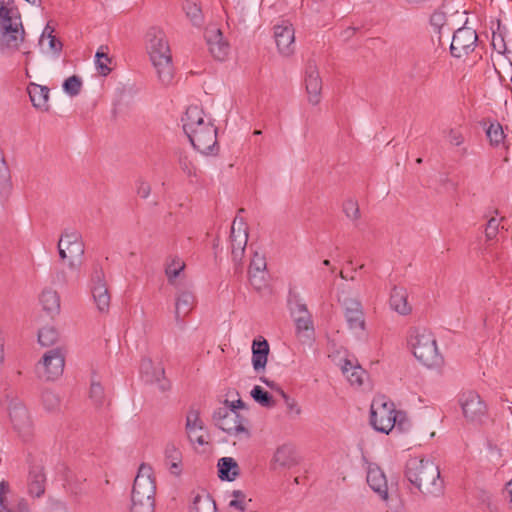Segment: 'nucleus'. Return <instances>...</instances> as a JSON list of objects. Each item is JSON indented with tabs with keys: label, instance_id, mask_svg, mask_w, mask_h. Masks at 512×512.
<instances>
[{
	"label": "nucleus",
	"instance_id": "6e6d98bb",
	"mask_svg": "<svg viewBox=\"0 0 512 512\" xmlns=\"http://www.w3.org/2000/svg\"><path fill=\"white\" fill-rule=\"evenodd\" d=\"M9 493V483L6 481L0 482V511H5L8 507L6 495Z\"/></svg>",
	"mask_w": 512,
	"mask_h": 512
},
{
	"label": "nucleus",
	"instance_id": "a211bd4d",
	"mask_svg": "<svg viewBox=\"0 0 512 512\" xmlns=\"http://www.w3.org/2000/svg\"><path fill=\"white\" fill-rule=\"evenodd\" d=\"M297 464L295 447L292 444H283L276 449L270 466L272 470H277L279 468L289 469Z\"/></svg>",
	"mask_w": 512,
	"mask_h": 512
},
{
	"label": "nucleus",
	"instance_id": "2eb2a0df",
	"mask_svg": "<svg viewBox=\"0 0 512 512\" xmlns=\"http://www.w3.org/2000/svg\"><path fill=\"white\" fill-rule=\"evenodd\" d=\"M156 484L152 467L142 463L134 479L131 495L155 497Z\"/></svg>",
	"mask_w": 512,
	"mask_h": 512
},
{
	"label": "nucleus",
	"instance_id": "b1692460",
	"mask_svg": "<svg viewBox=\"0 0 512 512\" xmlns=\"http://www.w3.org/2000/svg\"><path fill=\"white\" fill-rule=\"evenodd\" d=\"M296 334L302 343H311L314 339V326L310 313L294 316Z\"/></svg>",
	"mask_w": 512,
	"mask_h": 512
},
{
	"label": "nucleus",
	"instance_id": "0e129e2a",
	"mask_svg": "<svg viewBox=\"0 0 512 512\" xmlns=\"http://www.w3.org/2000/svg\"><path fill=\"white\" fill-rule=\"evenodd\" d=\"M53 33H54V28L51 27L50 24L48 23L42 32V35L39 40V44H42L44 38H50L51 36H54Z\"/></svg>",
	"mask_w": 512,
	"mask_h": 512
},
{
	"label": "nucleus",
	"instance_id": "473e14b6",
	"mask_svg": "<svg viewBox=\"0 0 512 512\" xmlns=\"http://www.w3.org/2000/svg\"><path fill=\"white\" fill-rule=\"evenodd\" d=\"M238 220L239 217L236 216L231 226V246L232 249H245L248 240V233L246 231V228L242 229L240 226L238 230H236Z\"/></svg>",
	"mask_w": 512,
	"mask_h": 512
},
{
	"label": "nucleus",
	"instance_id": "423d86ee",
	"mask_svg": "<svg viewBox=\"0 0 512 512\" xmlns=\"http://www.w3.org/2000/svg\"><path fill=\"white\" fill-rule=\"evenodd\" d=\"M58 252L62 260H68L70 269H78L82 264L85 246L81 233L74 228H66L58 241Z\"/></svg>",
	"mask_w": 512,
	"mask_h": 512
},
{
	"label": "nucleus",
	"instance_id": "a18cd8bd",
	"mask_svg": "<svg viewBox=\"0 0 512 512\" xmlns=\"http://www.w3.org/2000/svg\"><path fill=\"white\" fill-rule=\"evenodd\" d=\"M89 397L97 407L103 406L106 402L103 386L98 382L92 381Z\"/></svg>",
	"mask_w": 512,
	"mask_h": 512
},
{
	"label": "nucleus",
	"instance_id": "a878e982",
	"mask_svg": "<svg viewBox=\"0 0 512 512\" xmlns=\"http://www.w3.org/2000/svg\"><path fill=\"white\" fill-rule=\"evenodd\" d=\"M269 344L265 339L254 340L252 343V365L255 371L264 369L267 364Z\"/></svg>",
	"mask_w": 512,
	"mask_h": 512
},
{
	"label": "nucleus",
	"instance_id": "49530a36",
	"mask_svg": "<svg viewBox=\"0 0 512 512\" xmlns=\"http://www.w3.org/2000/svg\"><path fill=\"white\" fill-rule=\"evenodd\" d=\"M41 398L43 406L47 411H55L59 408L60 398L55 392L51 390H44Z\"/></svg>",
	"mask_w": 512,
	"mask_h": 512
},
{
	"label": "nucleus",
	"instance_id": "f257e3e1",
	"mask_svg": "<svg viewBox=\"0 0 512 512\" xmlns=\"http://www.w3.org/2000/svg\"><path fill=\"white\" fill-rule=\"evenodd\" d=\"M405 477L424 497H440L444 494V480L439 466L431 459L410 458L406 462Z\"/></svg>",
	"mask_w": 512,
	"mask_h": 512
},
{
	"label": "nucleus",
	"instance_id": "5fc2aeb1",
	"mask_svg": "<svg viewBox=\"0 0 512 512\" xmlns=\"http://www.w3.org/2000/svg\"><path fill=\"white\" fill-rule=\"evenodd\" d=\"M179 165L181 170L186 173L188 176H192L195 174V168L192 165V162L188 159L186 155L179 156Z\"/></svg>",
	"mask_w": 512,
	"mask_h": 512
},
{
	"label": "nucleus",
	"instance_id": "680f3d73",
	"mask_svg": "<svg viewBox=\"0 0 512 512\" xmlns=\"http://www.w3.org/2000/svg\"><path fill=\"white\" fill-rule=\"evenodd\" d=\"M0 512H30V511H29L27 502L24 499H22L19 501L16 510H12L9 507H7V509L5 511H0Z\"/></svg>",
	"mask_w": 512,
	"mask_h": 512
},
{
	"label": "nucleus",
	"instance_id": "393cba45",
	"mask_svg": "<svg viewBox=\"0 0 512 512\" xmlns=\"http://www.w3.org/2000/svg\"><path fill=\"white\" fill-rule=\"evenodd\" d=\"M45 480L43 469L32 467L28 476V493L33 497H41L45 492Z\"/></svg>",
	"mask_w": 512,
	"mask_h": 512
},
{
	"label": "nucleus",
	"instance_id": "39448f33",
	"mask_svg": "<svg viewBox=\"0 0 512 512\" xmlns=\"http://www.w3.org/2000/svg\"><path fill=\"white\" fill-rule=\"evenodd\" d=\"M414 356L428 367L437 366L442 362L433 333L426 328L411 330L408 340Z\"/></svg>",
	"mask_w": 512,
	"mask_h": 512
},
{
	"label": "nucleus",
	"instance_id": "338daca9",
	"mask_svg": "<svg viewBox=\"0 0 512 512\" xmlns=\"http://www.w3.org/2000/svg\"><path fill=\"white\" fill-rule=\"evenodd\" d=\"M245 249H232V260L235 264L240 263Z\"/></svg>",
	"mask_w": 512,
	"mask_h": 512
},
{
	"label": "nucleus",
	"instance_id": "09e8293b",
	"mask_svg": "<svg viewBox=\"0 0 512 512\" xmlns=\"http://www.w3.org/2000/svg\"><path fill=\"white\" fill-rule=\"evenodd\" d=\"M249 270L256 271L257 273L265 272V270H266L265 257L256 252L254 254L253 258L251 259Z\"/></svg>",
	"mask_w": 512,
	"mask_h": 512
},
{
	"label": "nucleus",
	"instance_id": "dca6fc26",
	"mask_svg": "<svg viewBox=\"0 0 512 512\" xmlns=\"http://www.w3.org/2000/svg\"><path fill=\"white\" fill-rule=\"evenodd\" d=\"M274 38L278 51L283 56H290L295 49V34L292 25L283 22L274 26Z\"/></svg>",
	"mask_w": 512,
	"mask_h": 512
},
{
	"label": "nucleus",
	"instance_id": "3c124183",
	"mask_svg": "<svg viewBox=\"0 0 512 512\" xmlns=\"http://www.w3.org/2000/svg\"><path fill=\"white\" fill-rule=\"evenodd\" d=\"M265 275L266 272L257 273L256 271L249 270L250 283L256 290H261L265 286Z\"/></svg>",
	"mask_w": 512,
	"mask_h": 512
},
{
	"label": "nucleus",
	"instance_id": "bf43d9fd",
	"mask_svg": "<svg viewBox=\"0 0 512 512\" xmlns=\"http://www.w3.org/2000/svg\"><path fill=\"white\" fill-rule=\"evenodd\" d=\"M151 192V186L149 183L140 180L137 186V193L141 198H147Z\"/></svg>",
	"mask_w": 512,
	"mask_h": 512
},
{
	"label": "nucleus",
	"instance_id": "f704fd0d",
	"mask_svg": "<svg viewBox=\"0 0 512 512\" xmlns=\"http://www.w3.org/2000/svg\"><path fill=\"white\" fill-rule=\"evenodd\" d=\"M131 512H154L155 497L131 495Z\"/></svg>",
	"mask_w": 512,
	"mask_h": 512
},
{
	"label": "nucleus",
	"instance_id": "c756f323",
	"mask_svg": "<svg viewBox=\"0 0 512 512\" xmlns=\"http://www.w3.org/2000/svg\"><path fill=\"white\" fill-rule=\"evenodd\" d=\"M182 122L183 130L185 134H188L191 130L205 123L203 110L198 106H189L182 118Z\"/></svg>",
	"mask_w": 512,
	"mask_h": 512
},
{
	"label": "nucleus",
	"instance_id": "f8f14e48",
	"mask_svg": "<svg viewBox=\"0 0 512 512\" xmlns=\"http://www.w3.org/2000/svg\"><path fill=\"white\" fill-rule=\"evenodd\" d=\"M91 292L97 309L107 312L110 306V293L105 281L102 268L95 266L91 276Z\"/></svg>",
	"mask_w": 512,
	"mask_h": 512
},
{
	"label": "nucleus",
	"instance_id": "2f4dec72",
	"mask_svg": "<svg viewBox=\"0 0 512 512\" xmlns=\"http://www.w3.org/2000/svg\"><path fill=\"white\" fill-rule=\"evenodd\" d=\"M40 303L48 314H58L60 311V298L56 291L44 289L40 295Z\"/></svg>",
	"mask_w": 512,
	"mask_h": 512
},
{
	"label": "nucleus",
	"instance_id": "cd10ccee",
	"mask_svg": "<svg viewBox=\"0 0 512 512\" xmlns=\"http://www.w3.org/2000/svg\"><path fill=\"white\" fill-rule=\"evenodd\" d=\"M165 464L170 473L179 476L182 472V453L173 443H168L164 451Z\"/></svg>",
	"mask_w": 512,
	"mask_h": 512
},
{
	"label": "nucleus",
	"instance_id": "c03bdc74",
	"mask_svg": "<svg viewBox=\"0 0 512 512\" xmlns=\"http://www.w3.org/2000/svg\"><path fill=\"white\" fill-rule=\"evenodd\" d=\"M487 137L492 145L498 146L503 142L505 135L502 126L498 123H491L486 130Z\"/></svg>",
	"mask_w": 512,
	"mask_h": 512
},
{
	"label": "nucleus",
	"instance_id": "de8ad7c7",
	"mask_svg": "<svg viewBox=\"0 0 512 512\" xmlns=\"http://www.w3.org/2000/svg\"><path fill=\"white\" fill-rule=\"evenodd\" d=\"M343 212L352 221L358 220L361 216L358 202L354 199H347L343 203Z\"/></svg>",
	"mask_w": 512,
	"mask_h": 512
},
{
	"label": "nucleus",
	"instance_id": "7c9ffc66",
	"mask_svg": "<svg viewBox=\"0 0 512 512\" xmlns=\"http://www.w3.org/2000/svg\"><path fill=\"white\" fill-rule=\"evenodd\" d=\"M341 370L352 385L361 386L363 384L365 371L358 364H355L349 359H345L341 365Z\"/></svg>",
	"mask_w": 512,
	"mask_h": 512
},
{
	"label": "nucleus",
	"instance_id": "e433bc0d",
	"mask_svg": "<svg viewBox=\"0 0 512 512\" xmlns=\"http://www.w3.org/2000/svg\"><path fill=\"white\" fill-rule=\"evenodd\" d=\"M11 188V175L9 167L0 149V193L6 194Z\"/></svg>",
	"mask_w": 512,
	"mask_h": 512
},
{
	"label": "nucleus",
	"instance_id": "4c0bfd02",
	"mask_svg": "<svg viewBox=\"0 0 512 512\" xmlns=\"http://www.w3.org/2000/svg\"><path fill=\"white\" fill-rule=\"evenodd\" d=\"M250 394L254 401L263 407L271 408L275 406V401L271 394L265 391L261 386L255 385Z\"/></svg>",
	"mask_w": 512,
	"mask_h": 512
},
{
	"label": "nucleus",
	"instance_id": "603ef678",
	"mask_svg": "<svg viewBox=\"0 0 512 512\" xmlns=\"http://www.w3.org/2000/svg\"><path fill=\"white\" fill-rule=\"evenodd\" d=\"M234 499L229 502V506L240 511L245 510V495L240 490L233 491Z\"/></svg>",
	"mask_w": 512,
	"mask_h": 512
},
{
	"label": "nucleus",
	"instance_id": "9b49d317",
	"mask_svg": "<svg viewBox=\"0 0 512 512\" xmlns=\"http://www.w3.org/2000/svg\"><path fill=\"white\" fill-rule=\"evenodd\" d=\"M478 40L477 33L469 27L457 29L453 34L450 52L453 57L461 58L473 52Z\"/></svg>",
	"mask_w": 512,
	"mask_h": 512
},
{
	"label": "nucleus",
	"instance_id": "1a4fd4ad",
	"mask_svg": "<svg viewBox=\"0 0 512 512\" xmlns=\"http://www.w3.org/2000/svg\"><path fill=\"white\" fill-rule=\"evenodd\" d=\"M464 417L472 423H482L487 418V406L475 391H465L459 397Z\"/></svg>",
	"mask_w": 512,
	"mask_h": 512
},
{
	"label": "nucleus",
	"instance_id": "5701e85b",
	"mask_svg": "<svg viewBox=\"0 0 512 512\" xmlns=\"http://www.w3.org/2000/svg\"><path fill=\"white\" fill-rule=\"evenodd\" d=\"M27 92L29 94L32 105L36 109H40L42 111L49 110V88L46 86H42L36 84L34 82H30L27 87Z\"/></svg>",
	"mask_w": 512,
	"mask_h": 512
},
{
	"label": "nucleus",
	"instance_id": "7ed1b4c3",
	"mask_svg": "<svg viewBox=\"0 0 512 512\" xmlns=\"http://www.w3.org/2000/svg\"><path fill=\"white\" fill-rule=\"evenodd\" d=\"M370 423L375 430L386 434L394 427L405 431L410 426L404 414L396 411L394 403L387 401L385 396L374 398L371 404Z\"/></svg>",
	"mask_w": 512,
	"mask_h": 512
},
{
	"label": "nucleus",
	"instance_id": "a19ab883",
	"mask_svg": "<svg viewBox=\"0 0 512 512\" xmlns=\"http://www.w3.org/2000/svg\"><path fill=\"white\" fill-rule=\"evenodd\" d=\"M104 46H101L95 55V64L99 74L106 76L110 73L111 69L108 64L111 63V59L106 52H104Z\"/></svg>",
	"mask_w": 512,
	"mask_h": 512
},
{
	"label": "nucleus",
	"instance_id": "0eeeda50",
	"mask_svg": "<svg viewBox=\"0 0 512 512\" xmlns=\"http://www.w3.org/2000/svg\"><path fill=\"white\" fill-rule=\"evenodd\" d=\"M213 420L218 428L229 435H238L245 433L249 436V431L245 427L246 419L242 417L233 407H219L213 413Z\"/></svg>",
	"mask_w": 512,
	"mask_h": 512
},
{
	"label": "nucleus",
	"instance_id": "c9c22d12",
	"mask_svg": "<svg viewBox=\"0 0 512 512\" xmlns=\"http://www.w3.org/2000/svg\"><path fill=\"white\" fill-rule=\"evenodd\" d=\"M287 303L293 316L309 313L307 306L302 301L300 295L293 290L289 291Z\"/></svg>",
	"mask_w": 512,
	"mask_h": 512
},
{
	"label": "nucleus",
	"instance_id": "6ab92c4d",
	"mask_svg": "<svg viewBox=\"0 0 512 512\" xmlns=\"http://www.w3.org/2000/svg\"><path fill=\"white\" fill-rule=\"evenodd\" d=\"M366 480L369 487L377 493L382 500L388 499L387 479L378 465L373 463L368 465Z\"/></svg>",
	"mask_w": 512,
	"mask_h": 512
},
{
	"label": "nucleus",
	"instance_id": "f03ea898",
	"mask_svg": "<svg viewBox=\"0 0 512 512\" xmlns=\"http://www.w3.org/2000/svg\"><path fill=\"white\" fill-rule=\"evenodd\" d=\"M146 49L159 81L168 85L172 82L174 67L171 50L163 30L152 27L146 33Z\"/></svg>",
	"mask_w": 512,
	"mask_h": 512
},
{
	"label": "nucleus",
	"instance_id": "ddd939ff",
	"mask_svg": "<svg viewBox=\"0 0 512 512\" xmlns=\"http://www.w3.org/2000/svg\"><path fill=\"white\" fill-rule=\"evenodd\" d=\"M176 289L174 318L177 326L180 329H184V319L195 307L196 297L191 290L184 286L177 285Z\"/></svg>",
	"mask_w": 512,
	"mask_h": 512
},
{
	"label": "nucleus",
	"instance_id": "8fccbe9b",
	"mask_svg": "<svg viewBox=\"0 0 512 512\" xmlns=\"http://www.w3.org/2000/svg\"><path fill=\"white\" fill-rule=\"evenodd\" d=\"M183 268L184 263L182 262H173L166 268V275L170 284H175V280L179 276Z\"/></svg>",
	"mask_w": 512,
	"mask_h": 512
},
{
	"label": "nucleus",
	"instance_id": "c85d7f7f",
	"mask_svg": "<svg viewBox=\"0 0 512 512\" xmlns=\"http://www.w3.org/2000/svg\"><path fill=\"white\" fill-rule=\"evenodd\" d=\"M217 466L218 477L223 481H234L239 476V465L232 457L220 458Z\"/></svg>",
	"mask_w": 512,
	"mask_h": 512
},
{
	"label": "nucleus",
	"instance_id": "4be33fe9",
	"mask_svg": "<svg viewBox=\"0 0 512 512\" xmlns=\"http://www.w3.org/2000/svg\"><path fill=\"white\" fill-rule=\"evenodd\" d=\"M205 38L212 56L216 60H224L228 54L229 46L223 40L222 31L216 27L209 28L206 31Z\"/></svg>",
	"mask_w": 512,
	"mask_h": 512
},
{
	"label": "nucleus",
	"instance_id": "aec40b11",
	"mask_svg": "<svg viewBox=\"0 0 512 512\" xmlns=\"http://www.w3.org/2000/svg\"><path fill=\"white\" fill-rule=\"evenodd\" d=\"M343 305L349 328L351 330L363 331L365 328V320L361 303L356 299L348 298L344 300Z\"/></svg>",
	"mask_w": 512,
	"mask_h": 512
},
{
	"label": "nucleus",
	"instance_id": "58836bf2",
	"mask_svg": "<svg viewBox=\"0 0 512 512\" xmlns=\"http://www.w3.org/2000/svg\"><path fill=\"white\" fill-rule=\"evenodd\" d=\"M186 431L188 436L191 434H196V432L203 431V422L199 417V412L197 410L191 409L186 417Z\"/></svg>",
	"mask_w": 512,
	"mask_h": 512
},
{
	"label": "nucleus",
	"instance_id": "f3484780",
	"mask_svg": "<svg viewBox=\"0 0 512 512\" xmlns=\"http://www.w3.org/2000/svg\"><path fill=\"white\" fill-rule=\"evenodd\" d=\"M305 86L309 96V102L316 105L320 102L322 80L319 76L316 65L309 62L305 71Z\"/></svg>",
	"mask_w": 512,
	"mask_h": 512
},
{
	"label": "nucleus",
	"instance_id": "864d4df0",
	"mask_svg": "<svg viewBox=\"0 0 512 512\" xmlns=\"http://www.w3.org/2000/svg\"><path fill=\"white\" fill-rule=\"evenodd\" d=\"M498 228H499L498 220L494 217L489 219V221L486 225V228H485V236H486L487 240H492L493 238L496 237V235L498 233Z\"/></svg>",
	"mask_w": 512,
	"mask_h": 512
},
{
	"label": "nucleus",
	"instance_id": "9d476101",
	"mask_svg": "<svg viewBox=\"0 0 512 512\" xmlns=\"http://www.w3.org/2000/svg\"><path fill=\"white\" fill-rule=\"evenodd\" d=\"M6 399L9 400V417L14 429L19 433V435L24 440H27L31 436L32 423L26 407L16 397H10L9 395H7Z\"/></svg>",
	"mask_w": 512,
	"mask_h": 512
},
{
	"label": "nucleus",
	"instance_id": "13d9d810",
	"mask_svg": "<svg viewBox=\"0 0 512 512\" xmlns=\"http://www.w3.org/2000/svg\"><path fill=\"white\" fill-rule=\"evenodd\" d=\"M284 402L290 413H294L296 416H299L301 414V408L295 399L291 397H286V400Z\"/></svg>",
	"mask_w": 512,
	"mask_h": 512
},
{
	"label": "nucleus",
	"instance_id": "774afa93",
	"mask_svg": "<svg viewBox=\"0 0 512 512\" xmlns=\"http://www.w3.org/2000/svg\"><path fill=\"white\" fill-rule=\"evenodd\" d=\"M503 493L505 498L509 499V502L512 504V479L506 483Z\"/></svg>",
	"mask_w": 512,
	"mask_h": 512
},
{
	"label": "nucleus",
	"instance_id": "79ce46f5",
	"mask_svg": "<svg viewBox=\"0 0 512 512\" xmlns=\"http://www.w3.org/2000/svg\"><path fill=\"white\" fill-rule=\"evenodd\" d=\"M183 9L187 15V17L191 20L192 24L195 26H200L203 22V16L200 7L190 1H186L183 6Z\"/></svg>",
	"mask_w": 512,
	"mask_h": 512
},
{
	"label": "nucleus",
	"instance_id": "4d7b16f0",
	"mask_svg": "<svg viewBox=\"0 0 512 512\" xmlns=\"http://www.w3.org/2000/svg\"><path fill=\"white\" fill-rule=\"evenodd\" d=\"M49 40L48 46L49 51L56 57H59L60 53L62 52L63 44L56 36H51L50 38H47Z\"/></svg>",
	"mask_w": 512,
	"mask_h": 512
},
{
	"label": "nucleus",
	"instance_id": "e2e57ef3",
	"mask_svg": "<svg viewBox=\"0 0 512 512\" xmlns=\"http://www.w3.org/2000/svg\"><path fill=\"white\" fill-rule=\"evenodd\" d=\"M188 438L191 442H196L199 445H204L207 443L202 432H196V434H191V436H188Z\"/></svg>",
	"mask_w": 512,
	"mask_h": 512
},
{
	"label": "nucleus",
	"instance_id": "ea45409f",
	"mask_svg": "<svg viewBox=\"0 0 512 512\" xmlns=\"http://www.w3.org/2000/svg\"><path fill=\"white\" fill-rule=\"evenodd\" d=\"M59 337L58 331L54 327L46 326L38 332V342L42 346L54 345Z\"/></svg>",
	"mask_w": 512,
	"mask_h": 512
},
{
	"label": "nucleus",
	"instance_id": "20e7f679",
	"mask_svg": "<svg viewBox=\"0 0 512 512\" xmlns=\"http://www.w3.org/2000/svg\"><path fill=\"white\" fill-rule=\"evenodd\" d=\"M0 37L2 49L17 51L25 39V30L17 9L0 6Z\"/></svg>",
	"mask_w": 512,
	"mask_h": 512
},
{
	"label": "nucleus",
	"instance_id": "4468645a",
	"mask_svg": "<svg viewBox=\"0 0 512 512\" xmlns=\"http://www.w3.org/2000/svg\"><path fill=\"white\" fill-rule=\"evenodd\" d=\"M65 366V354L62 349L57 347L47 351L43 357L42 362L38 365V370H44V376L47 380H54L62 375Z\"/></svg>",
	"mask_w": 512,
	"mask_h": 512
},
{
	"label": "nucleus",
	"instance_id": "6e6552de",
	"mask_svg": "<svg viewBox=\"0 0 512 512\" xmlns=\"http://www.w3.org/2000/svg\"><path fill=\"white\" fill-rule=\"evenodd\" d=\"M186 135L193 147L202 154L208 155L217 149V129L210 122H205Z\"/></svg>",
	"mask_w": 512,
	"mask_h": 512
},
{
	"label": "nucleus",
	"instance_id": "052dcab7",
	"mask_svg": "<svg viewBox=\"0 0 512 512\" xmlns=\"http://www.w3.org/2000/svg\"><path fill=\"white\" fill-rule=\"evenodd\" d=\"M492 45L494 49L498 50V52H501L502 49H505V44L502 36L496 35L495 33L493 34Z\"/></svg>",
	"mask_w": 512,
	"mask_h": 512
},
{
	"label": "nucleus",
	"instance_id": "72a5a7b5",
	"mask_svg": "<svg viewBox=\"0 0 512 512\" xmlns=\"http://www.w3.org/2000/svg\"><path fill=\"white\" fill-rule=\"evenodd\" d=\"M216 503L207 493L196 495L191 507L192 512H216Z\"/></svg>",
	"mask_w": 512,
	"mask_h": 512
},
{
	"label": "nucleus",
	"instance_id": "37998d69",
	"mask_svg": "<svg viewBox=\"0 0 512 512\" xmlns=\"http://www.w3.org/2000/svg\"><path fill=\"white\" fill-rule=\"evenodd\" d=\"M62 87L66 94L75 97L81 92L82 80L79 76L72 75L63 82Z\"/></svg>",
	"mask_w": 512,
	"mask_h": 512
},
{
	"label": "nucleus",
	"instance_id": "bb28decb",
	"mask_svg": "<svg viewBox=\"0 0 512 512\" xmlns=\"http://www.w3.org/2000/svg\"><path fill=\"white\" fill-rule=\"evenodd\" d=\"M408 293L403 287H394L390 294V307L401 315L411 312V306L407 301Z\"/></svg>",
	"mask_w": 512,
	"mask_h": 512
},
{
	"label": "nucleus",
	"instance_id": "412c9836",
	"mask_svg": "<svg viewBox=\"0 0 512 512\" xmlns=\"http://www.w3.org/2000/svg\"><path fill=\"white\" fill-rule=\"evenodd\" d=\"M140 373L145 382L158 383L159 389L162 391L168 388V383L164 379V368L161 366L155 367L150 358L145 357L141 360Z\"/></svg>",
	"mask_w": 512,
	"mask_h": 512
},
{
	"label": "nucleus",
	"instance_id": "69168bd1",
	"mask_svg": "<svg viewBox=\"0 0 512 512\" xmlns=\"http://www.w3.org/2000/svg\"><path fill=\"white\" fill-rule=\"evenodd\" d=\"M444 20V15L442 13L436 12L431 16V23L435 26H441Z\"/></svg>",
	"mask_w": 512,
	"mask_h": 512
}]
</instances>
